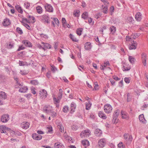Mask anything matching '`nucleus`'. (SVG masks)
<instances>
[{
  "instance_id": "1",
  "label": "nucleus",
  "mask_w": 148,
  "mask_h": 148,
  "mask_svg": "<svg viewBox=\"0 0 148 148\" xmlns=\"http://www.w3.org/2000/svg\"><path fill=\"white\" fill-rule=\"evenodd\" d=\"M120 113V110L117 109L115 110L113 114L112 122L114 124H116L118 123L119 119L117 118Z\"/></svg>"
},
{
  "instance_id": "2",
  "label": "nucleus",
  "mask_w": 148,
  "mask_h": 148,
  "mask_svg": "<svg viewBox=\"0 0 148 148\" xmlns=\"http://www.w3.org/2000/svg\"><path fill=\"white\" fill-rule=\"evenodd\" d=\"M103 108L105 112L107 114L111 113L112 109V108L111 106L109 104H106L104 106Z\"/></svg>"
},
{
  "instance_id": "3",
  "label": "nucleus",
  "mask_w": 148,
  "mask_h": 148,
  "mask_svg": "<svg viewBox=\"0 0 148 148\" xmlns=\"http://www.w3.org/2000/svg\"><path fill=\"white\" fill-rule=\"evenodd\" d=\"M102 3L105 5V6L103 8V6L102 5V12L104 14H107L108 12V6L109 5V3L108 1L105 0H102Z\"/></svg>"
},
{
  "instance_id": "4",
  "label": "nucleus",
  "mask_w": 148,
  "mask_h": 148,
  "mask_svg": "<svg viewBox=\"0 0 148 148\" xmlns=\"http://www.w3.org/2000/svg\"><path fill=\"white\" fill-rule=\"evenodd\" d=\"M90 133L89 130H86L80 133V136L82 138H87L90 135Z\"/></svg>"
},
{
  "instance_id": "5",
  "label": "nucleus",
  "mask_w": 148,
  "mask_h": 148,
  "mask_svg": "<svg viewBox=\"0 0 148 148\" xmlns=\"http://www.w3.org/2000/svg\"><path fill=\"white\" fill-rule=\"evenodd\" d=\"M141 58L142 63L144 66H145L147 64V54L145 53H142L141 55Z\"/></svg>"
},
{
  "instance_id": "6",
  "label": "nucleus",
  "mask_w": 148,
  "mask_h": 148,
  "mask_svg": "<svg viewBox=\"0 0 148 148\" xmlns=\"http://www.w3.org/2000/svg\"><path fill=\"white\" fill-rule=\"evenodd\" d=\"M40 18L41 21L43 22L50 23V21L49 20V17L46 15H43L40 16Z\"/></svg>"
},
{
  "instance_id": "7",
  "label": "nucleus",
  "mask_w": 148,
  "mask_h": 148,
  "mask_svg": "<svg viewBox=\"0 0 148 148\" xmlns=\"http://www.w3.org/2000/svg\"><path fill=\"white\" fill-rule=\"evenodd\" d=\"M137 43L136 41H133L132 43L129 44V48L130 50L135 49L136 48Z\"/></svg>"
},
{
  "instance_id": "8",
  "label": "nucleus",
  "mask_w": 148,
  "mask_h": 148,
  "mask_svg": "<svg viewBox=\"0 0 148 148\" xmlns=\"http://www.w3.org/2000/svg\"><path fill=\"white\" fill-rule=\"evenodd\" d=\"M9 119V116L8 114L3 115L1 118V121L3 123L6 122Z\"/></svg>"
},
{
  "instance_id": "9",
  "label": "nucleus",
  "mask_w": 148,
  "mask_h": 148,
  "mask_svg": "<svg viewBox=\"0 0 148 148\" xmlns=\"http://www.w3.org/2000/svg\"><path fill=\"white\" fill-rule=\"evenodd\" d=\"M121 113L122 116V119H129V115L126 112L123 110H121Z\"/></svg>"
},
{
  "instance_id": "10",
  "label": "nucleus",
  "mask_w": 148,
  "mask_h": 148,
  "mask_svg": "<svg viewBox=\"0 0 148 148\" xmlns=\"http://www.w3.org/2000/svg\"><path fill=\"white\" fill-rule=\"evenodd\" d=\"M46 10L49 12H52L53 10V8L51 5L47 4H46L45 6Z\"/></svg>"
},
{
  "instance_id": "11",
  "label": "nucleus",
  "mask_w": 148,
  "mask_h": 148,
  "mask_svg": "<svg viewBox=\"0 0 148 148\" xmlns=\"http://www.w3.org/2000/svg\"><path fill=\"white\" fill-rule=\"evenodd\" d=\"M47 94V92L45 89H42L40 91V95L41 97L45 98Z\"/></svg>"
},
{
  "instance_id": "12",
  "label": "nucleus",
  "mask_w": 148,
  "mask_h": 148,
  "mask_svg": "<svg viewBox=\"0 0 148 148\" xmlns=\"http://www.w3.org/2000/svg\"><path fill=\"white\" fill-rule=\"evenodd\" d=\"M131 69L130 66L128 64H124L122 67V70L123 71H128Z\"/></svg>"
},
{
  "instance_id": "13",
  "label": "nucleus",
  "mask_w": 148,
  "mask_h": 148,
  "mask_svg": "<svg viewBox=\"0 0 148 148\" xmlns=\"http://www.w3.org/2000/svg\"><path fill=\"white\" fill-rule=\"evenodd\" d=\"M135 18L137 21H140L142 18V16L141 13L139 12L137 13L135 15Z\"/></svg>"
},
{
  "instance_id": "14",
  "label": "nucleus",
  "mask_w": 148,
  "mask_h": 148,
  "mask_svg": "<svg viewBox=\"0 0 148 148\" xmlns=\"http://www.w3.org/2000/svg\"><path fill=\"white\" fill-rule=\"evenodd\" d=\"M82 143L83 145V147H88L90 145L89 141L87 140H82Z\"/></svg>"
},
{
  "instance_id": "15",
  "label": "nucleus",
  "mask_w": 148,
  "mask_h": 148,
  "mask_svg": "<svg viewBox=\"0 0 148 148\" xmlns=\"http://www.w3.org/2000/svg\"><path fill=\"white\" fill-rule=\"evenodd\" d=\"M29 124L28 122H23L21 124V126L24 129H26L29 127Z\"/></svg>"
},
{
  "instance_id": "16",
  "label": "nucleus",
  "mask_w": 148,
  "mask_h": 148,
  "mask_svg": "<svg viewBox=\"0 0 148 148\" xmlns=\"http://www.w3.org/2000/svg\"><path fill=\"white\" fill-rule=\"evenodd\" d=\"M8 128L4 126H0V131L1 133L6 134L7 132L6 130H7Z\"/></svg>"
},
{
  "instance_id": "17",
  "label": "nucleus",
  "mask_w": 148,
  "mask_h": 148,
  "mask_svg": "<svg viewBox=\"0 0 148 148\" xmlns=\"http://www.w3.org/2000/svg\"><path fill=\"white\" fill-rule=\"evenodd\" d=\"M3 25L4 26H8L10 25V22L9 19L6 18L4 19V21L3 23Z\"/></svg>"
},
{
  "instance_id": "18",
  "label": "nucleus",
  "mask_w": 148,
  "mask_h": 148,
  "mask_svg": "<svg viewBox=\"0 0 148 148\" xmlns=\"http://www.w3.org/2000/svg\"><path fill=\"white\" fill-rule=\"evenodd\" d=\"M71 110L70 112L71 113H72L75 111V108L76 105L74 102H73L71 103Z\"/></svg>"
},
{
  "instance_id": "19",
  "label": "nucleus",
  "mask_w": 148,
  "mask_h": 148,
  "mask_svg": "<svg viewBox=\"0 0 148 148\" xmlns=\"http://www.w3.org/2000/svg\"><path fill=\"white\" fill-rule=\"evenodd\" d=\"M54 147L56 148H63L64 146L62 143H57L55 144Z\"/></svg>"
},
{
  "instance_id": "20",
  "label": "nucleus",
  "mask_w": 148,
  "mask_h": 148,
  "mask_svg": "<svg viewBox=\"0 0 148 148\" xmlns=\"http://www.w3.org/2000/svg\"><path fill=\"white\" fill-rule=\"evenodd\" d=\"M0 98L3 99L7 98V95L4 92L0 91Z\"/></svg>"
},
{
  "instance_id": "21",
  "label": "nucleus",
  "mask_w": 148,
  "mask_h": 148,
  "mask_svg": "<svg viewBox=\"0 0 148 148\" xmlns=\"http://www.w3.org/2000/svg\"><path fill=\"white\" fill-rule=\"evenodd\" d=\"M85 48L86 50H89L91 48V44L89 42H87L85 44Z\"/></svg>"
},
{
  "instance_id": "22",
  "label": "nucleus",
  "mask_w": 148,
  "mask_h": 148,
  "mask_svg": "<svg viewBox=\"0 0 148 148\" xmlns=\"http://www.w3.org/2000/svg\"><path fill=\"white\" fill-rule=\"evenodd\" d=\"M82 18L84 20H86L88 17V13L87 12H84L82 15Z\"/></svg>"
},
{
  "instance_id": "23",
  "label": "nucleus",
  "mask_w": 148,
  "mask_h": 148,
  "mask_svg": "<svg viewBox=\"0 0 148 148\" xmlns=\"http://www.w3.org/2000/svg\"><path fill=\"white\" fill-rule=\"evenodd\" d=\"M15 8L19 12L22 14L23 13V11L22 9L20 6L18 5H16L15 6Z\"/></svg>"
},
{
  "instance_id": "24",
  "label": "nucleus",
  "mask_w": 148,
  "mask_h": 148,
  "mask_svg": "<svg viewBox=\"0 0 148 148\" xmlns=\"http://www.w3.org/2000/svg\"><path fill=\"white\" fill-rule=\"evenodd\" d=\"M30 64L26 62L19 61V65L20 66H28Z\"/></svg>"
},
{
  "instance_id": "25",
  "label": "nucleus",
  "mask_w": 148,
  "mask_h": 148,
  "mask_svg": "<svg viewBox=\"0 0 148 148\" xmlns=\"http://www.w3.org/2000/svg\"><path fill=\"white\" fill-rule=\"evenodd\" d=\"M42 43L43 44V46L45 49H50L51 48V45L48 43H45L44 42H42Z\"/></svg>"
},
{
  "instance_id": "26",
  "label": "nucleus",
  "mask_w": 148,
  "mask_h": 148,
  "mask_svg": "<svg viewBox=\"0 0 148 148\" xmlns=\"http://www.w3.org/2000/svg\"><path fill=\"white\" fill-rule=\"evenodd\" d=\"M28 90L27 87H23L20 88L19 90V91L21 92H25Z\"/></svg>"
},
{
  "instance_id": "27",
  "label": "nucleus",
  "mask_w": 148,
  "mask_h": 148,
  "mask_svg": "<svg viewBox=\"0 0 148 148\" xmlns=\"http://www.w3.org/2000/svg\"><path fill=\"white\" fill-rule=\"evenodd\" d=\"M92 104L90 101H88L86 103V108L87 110H89L90 109L91 106Z\"/></svg>"
},
{
  "instance_id": "28",
  "label": "nucleus",
  "mask_w": 148,
  "mask_h": 148,
  "mask_svg": "<svg viewBox=\"0 0 148 148\" xmlns=\"http://www.w3.org/2000/svg\"><path fill=\"white\" fill-rule=\"evenodd\" d=\"M70 38L74 42H77L78 40L72 34H70L69 35Z\"/></svg>"
},
{
  "instance_id": "29",
  "label": "nucleus",
  "mask_w": 148,
  "mask_h": 148,
  "mask_svg": "<svg viewBox=\"0 0 148 148\" xmlns=\"http://www.w3.org/2000/svg\"><path fill=\"white\" fill-rule=\"evenodd\" d=\"M101 133V131L99 129H96L95 131V134L96 135V136H99L100 135V134Z\"/></svg>"
},
{
  "instance_id": "30",
  "label": "nucleus",
  "mask_w": 148,
  "mask_h": 148,
  "mask_svg": "<svg viewBox=\"0 0 148 148\" xmlns=\"http://www.w3.org/2000/svg\"><path fill=\"white\" fill-rule=\"evenodd\" d=\"M80 11L79 10H76L73 12V15L75 17H78L80 14Z\"/></svg>"
},
{
  "instance_id": "31",
  "label": "nucleus",
  "mask_w": 148,
  "mask_h": 148,
  "mask_svg": "<svg viewBox=\"0 0 148 148\" xmlns=\"http://www.w3.org/2000/svg\"><path fill=\"white\" fill-rule=\"evenodd\" d=\"M23 43L26 46H27L29 47L32 46V44H31L30 42H29L27 40H25L24 41Z\"/></svg>"
},
{
  "instance_id": "32",
  "label": "nucleus",
  "mask_w": 148,
  "mask_h": 148,
  "mask_svg": "<svg viewBox=\"0 0 148 148\" xmlns=\"http://www.w3.org/2000/svg\"><path fill=\"white\" fill-rule=\"evenodd\" d=\"M38 82L37 80H33L31 81L30 83L32 85H36L38 84Z\"/></svg>"
},
{
  "instance_id": "33",
  "label": "nucleus",
  "mask_w": 148,
  "mask_h": 148,
  "mask_svg": "<svg viewBox=\"0 0 148 148\" xmlns=\"http://www.w3.org/2000/svg\"><path fill=\"white\" fill-rule=\"evenodd\" d=\"M110 30L111 33L113 34L116 31V28L113 26H112L110 28Z\"/></svg>"
},
{
  "instance_id": "34",
  "label": "nucleus",
  "mask_w": 148,
  "mask_h": 148,
  "mask_svg": "<svg viewBox=\"0 0 148 148\" xmlns=\"http://www.w3.org/2000/svg\"><path fill=\"white\" fill-rule=\"evenodd\" d=\"M83 29L82 28H79L77 29L76 30V33L79 36H80L81 34V32L83 31Z\"/></svg>"
},
{
  "instance_id": "35",
  "label": "nucleus",
  "mask_w": 148,
  "mask_h": 148,
  "mask_svg": "<svg viewBox=\"0 0 148 148\" xmlns=\"http://www.w3.org/2000/svg\"><path fill=\"white\" fill-rule=\"evenodd\" d=\"M44 110L47 113L49 114L50 113V110L49 107H44L43 108Z\"/></svg>"
},
{
  "instance_id": "36",
  "label": "nucleus",
  "mask_w": 148,
  "mask_h": 148,
  "mask_svg": "<svg viewBox=\"0 0 148 148\" xmlns=\"http://www.w3.org/2000/svg\"><path fill=\"white\" fill-rule=\"evenodd\" d=\"M124 137L125 139H132V137L127 133H125L124 135Z\"/></svg>"
},
{
  "instance_id": "37",
  "label": "nucleus",
  "mask_w": 148,
  "mask_h": 148,
  "mask_svg": "<svg viewBox=\"0 0 148 148\" xmlns=\"http://www.w3.org/2000/svg\"><path fill=\"white\" fill-rule=\"evenodd\" d=\"M139 119L140 121H141L143 123L144 122V121L145 120V119L143 114H140L139 116Z\"/></svg>"
},
{
  "instance_id": "38",
  "label": "nucleus",
  "mask_w": 148,
  "mask_h": 148,
  "mask_svg": "<svg viewBox=\"0 0 148 148\" xmlns=\"http://www.w3.org/2000/svg\"><path fill=\"white\" fill-rule=\"evenodd\" d=\"M62 26L64 27L66 26V25H67V23L66 21L64 18H63L62 19Z\"/></svg>"
},
{
  "instance_id": "39",
  "label": "nucleus",
  "mask_w": 148,
  "mask_h": 148,
  "mask_svg": "<svg viewBox=\"0 0 148 148\" xmlns=\"http://www.w3.org/2000/svg\"><path fill=\"white\" fill-rule=\"evenodd\" d=\"M47 133H51L53 131L52 127L51 126H49L47 128Z\"/></svg>"
},
{
  "instance_id": "40",
  "label": "nucleus",
  "mask_w": 148,
  "mask_h": 148,
  "mask_svg": "<svg viewBox=\"0 0 148 148\" xmlns=\"http://www.w3.org/2000/svg\"><path fill=\"white\" fill-rule=\"evenodd\" d=\"M135 58L132 56H129V60L132 64H133L134 62Z\"/></svg>"
},
{
  "instance_id": "41",
  "label": "nucleus",
  "mask_w": 148,
  "mask_h": 148,
  "mask_svg": "<svg viewBox=\"0 0 148 148\" xmlns=\"http://www.w3.org/2000/svg\"><path fill=\"white\" fill-rule=\"evenodd\" d=\"M58 127L59 128L60 131L62 132H64V128L63 127H62L61 124H59L58 126Z\"/></svg>"
},
{
  "instance_id": "42",
  "label": "nucleus",
  "mask_w": 148,
  "mask_h": 148,
  "mask_svg": "<svg viewBox=\"0 0 148 148\" xmlns=\"http://www.w3.org/2000/svg\"><path fill=\"white\" fill-rule=\"evenodd\" d=\"M69 108L67 106H65L63 107L62 111L64 112H67L69 111Z\"/></svg>"
},
{
  "instance_id": "43",
  "label": "nucleus",
  "mask_w": 148,
  "mask_h": 148,
  "mask_svg": "<svg viewBox=\"0 0 148 148\" xmlns=\"http://www.w3.org/2000/svg\"><path fill=\"white\" fill-rule=\"evenodd\" d=\"M131 78L130 77H125L124 78V81L127 84L129 83L131 81Z\"/></svg>"
},
{
  "instance_id": "44",
  "label": "nucleus",
  "mask_w": 148,
  "mask_h": 148,
  "mask_svg": "<svg viewBox=\"0 0 148 148\" xmlns=\"http://www.w3.org/2000/svg\"><path fill=\"white\" fill-rule=\"evenodd\" d=\"M50 113L52 116L53 117H55L56 116V112L53 110H50Z\"/></svg>"
},
{
  "instance_id": "45",
  "label": "nucleus",
  "mask_w": 148,
  "mask_h": 148,
  "mask_svg": "<svg viewBox=\"0 0 148 148\" xmlns=\"http://www.w3.org/2000/svg\"><path fill=\"white\" fill-rule=\"evenodd\" d=\"M51 19H52L55 22V23L58 25H59V21L57 18H51Z\"/></svg>"
},
{
  "instance_id": "46",
  "label": "nucleus",
  "mask_w": 148,
  "mask_h": 148,
  "mask_svg": "<svg viewBox=\"0 0 148 148\" xmlns=\"http://www.w3.org/2000/svg\"><path fill=\"white\" fill-rule=\"evenodd\" d=\"M126 41H129L131 42V43H132V42L133 41H134V40H133L132 38V37H130L129 36H127L126 38Z\"/></svg>"
},
{
  "instance_id": "47",
  "label": "nucleus",
  "mask_w": 148,
  "mask_h": 148,
  "mask_svg": "<svg viewBox=\"0 0 148 148\" xmlns=\"http://www.w3.org/2000/svg\"><path fill=\"white\" fill-rule=\"evenodd\" d=\"M36 9L37 10V12L38 13L40 14L42 12V9L40 6H38L37 7Z\"/></svg>"
},
{
  "instance_id": "48",
  "label": "nucleus",
  "mask_w": 148,
  "mask_h": 148,
  "mask_svg": "<svg viewBox=\"0 0 148 148\" xmlns=\"http://www.w3.org/2000/svg\"><path fill=\"white\" fill-rule=\"evenodd\" d=\"M109 65L110 63L108 61L104 62L103 65L102 66V70L106 66H109Z\"/></svg>"
},
{
  "instance_id": "49",
  "label": "nucleus",
  "mask_w": 148,
  "mask_h": 148,
  "mask_svg": "<svg viewBox=\"0 0 148 148\" xmlns=\"http://www.w3.org/2000/svg\"><path fill=\"white\" fill-rule=\"evenodd\" d=\"M14 46V44L13 43L10 42L9 43L7 44V47L8 49H11Z\"/></svg>"
},
{
  "instance_id": "50",
  "label": "nucleus",
  "mask_w": 148,
  "mask_h": 148,
  "mask_svg": "<svg viewBox=\"0 0 148 148\" xmlns=\"http://www.w3.org/2000/svg\"><path fill=\"white\" fill-rule=\"evenodd\" d=\"M16 30L17 32L20 34H21L23 33L22 29L19 27H17L16 28Z\"/></svg>"
},
{
  "instance_id": "51",
  "label": "nucleus",
  "mask_w": 148,
  "mask_h": 148,
  "mask_svg": "<svg viewBox=\"0 0 148 148\" xmlns=\"http://www.w3.org/2000/svg\"><path fill=\"white\" fill-rule=\"evenodd\" d=\"M118 148H125V146L122 142H120L118 144Z\"/></svg>"
},
{
  "instance_id": "52",
  "label": "nucleus",
  "mask_w": 148,
  "mask_h": 148,
  "mask_svg": "<svg viewBox=\"0 0 148 148\" xmlns=\"http://www.w3.org/2000/svg\"><path fill=\"white\" fill-rule=\"evenodd\" d=\"M59 92L58 93V97L60 99H61L62 95V90L61 89H59Z\"/></svg>"
},
{
  "instance_id": "53",
  "label": "nucleus",
  "mask_w": 148,
  "mask_h": 148,
  "mask_svg": "<svg viewBox=\"0 0 148 148\" xmlns=\"http://www.w3.org/2000/svg\"><path fill=\"white\" fill-rule=\"evenodd\" d=\"M51 70L53 73L57 70V69L54 66H51Z\"/></svg>"
},
{
  "instance_id": "54",
  "label": "nucleus",
  "mask_w": 148,
  "mask_h": 148,
  "mask_svg": "<svg viewBox=\"0 0 148 148\" xmlns=\"http://www.w3.org/2000/svg\"><path fill=\"white\" fill-rule=\"evenodd\" d=\"M24 6L27 9H29L30 6V3L28 2H25L24 4Z\"/></svg>"
},
{
  "instance_id": "55",
  "label": "nucleus",
  "mask_w": 148,
  "mask_h": 148,
  "mask_svg": "<svg viewBox=\"0 0 148 148\" xmlns=\"http://www.w3.org/2000/svg\"><path fill=\"white\" fill-rule=\"evenodd\" d=\"M133 19V18L131 16H129L127 18V21L128 23H131Z\"/></svg>"
},
{
  "instance_id": "56",
  "label": "nucleus",
  "mask_w": 148,
  "mask_h": 148,
  "mask_svg": "<svg viewBox=\"0 0 148 148\" xmlns=\"http://www.w3.org/2000/svg\"><path fill=\"white\" fill-rule=\"evenodd\" d=\"M25 47H23L22 45L20 46L17 50V51H19L21 50H23L25 49Z\"/></svg>"
},
{
  "instance_id": "57",
  "label": "nucleus",
  "mask_w": 148,
  "mask_h": 148,
  "mask_svg": "<svg viewBox=\"0 0 148 148\" xmlns=\"http://www.w3.org/2000/svg\"><path fill=\"white\" fill-rule=\"evenodd\" d=\"M71 129L73 130H76L78 129V127L77 126L73 125L71 126Z\"/></svg>"
},
{
  "instance_id": "58",
  "label": "nucleus",
  "mask_w": 148,
  "mask_h": 148,
  "mask_svg": "<svg viewBox=\"0 0 148 148\" xmlns=\"http://www.w3.org/2000/svg\"><path fill=\"white\" fill-rule=\"evenodd\" d=\"M37 47L40 49H42L45 50V48L42 47V46L39 44L38 43L36 45Z\"/></svg>"
},
{
  "instance_id": "59",
  "label": "nucleus",
  "mask_w": 148,
  "mask_h": 148,
  "mask_svg": "<svg viewBox=\"0 0 148 148\" xmlns=\"http://www.w3.org/2000/svg\"><path fill=\"white\" fill-rule=\"evenodd\" d=\"M23 25L28 29L31 30V28L30 26L27 24L26 23H24Z\"/></svg>"
},
{
  "instance_id": "60",
  "label": "nucleus",
  "mask_w": 148,
  "mask_h": 148,
  "mask_svg": "<svg viewBox=\"0 0 148 148\" xmlns=\"http://www.w3.org/2000/svg\"><path fill=\"white\" fill-rule=\"evenodd\" d=\"M46 76L47 77L49 78L51 76V73L50 71L46 73Z\"/></svg>"
},
{
  "instance_id": "61",
  "label": "nucleus",
  "mask_w": 148,
  "mask_h": 148,
  "mask_svg": "<svg viewBox=\"0 0 148 148\" xmlns=\"http://www.w3.org/2000/svg\"><path fill=\"white\" fill-rule=\"evenodd\" d=\"M38 136V134H33L32 135V137L33 139H36V138H37Z\"/></svg>"
},
{
  "instance_id": "62",
  "label": "nucleus",
  "mask_w": 148,
  "mask_h": 148,
  "mask_svg": "<svg viewBox=\"0 0 148 148\" xmlns=\"http://www.w3.org/2000/svg\"><path fill=\"white\" fill-rule=\"evenodd\" d=\"M113 78L116 81H118L120 79V78H118L117 76L114 75L112 76Z\"/></svg>"
},
{
  "instance_id": "63",
  "label": "nucleus",
  "mask_w": 148,
  "mask_h": 148,
  "mask_svg": "<svg viewBox=\"0 0 148 148\" xmlns=\"http://www.w3.org/2000/svg\"><path fill=\"white\" fill-rule=\"evenodd\" d=\"M101 13H98V14L95 16V18L97 19L101 16Z\"/></svg>"
},
{
  "instance_id": "64",
  "label": "nucleus",
  "mask_w": 148,
  "mask_h": 148,
  "mask_svg": "<svg viewBox=\"0 0 148 148\" xmlns=\"http://www.w3.org/2000/svg\"><path fill=\"white\" fill-rule=\"evenodd\" d=\"M148 106V104H145L141 107V109L144 110L145 108H147Z\"/></svg>"
}]
</instances>
